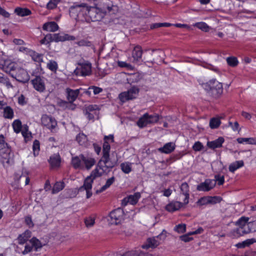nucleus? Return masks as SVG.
I'll list each match as a JSON object with an SVG mask.
<instances>
[{"mask_svg":"<svg viewBox=\"0 0 256 256\" xmlns=\"http://www.w3.org/2000/svg\"><path fill=\"white\" fill-rule=\"evenodd\" d=\"M96 164V160L92 154H80L72 157L71 164L76 170L91 169Z\"/></svg>","mask_w":256,"mask_h":256,"instance_id":"1","label":"nucleus"},{"mask_svg":"<svg viewBox=\"0 0 256 256\" xmlns=\"http://www.w3.org/2000/svg\"><path fill=\"white\" fill-rule=\"evenodd\" d=\"M76 9H80L78 16L80 14H86L85 20L87 22H96L100 20L104 16L106 12H102L97 7L88 6H78Z\"/></svg>","mask_w":256,"mask_h":256,"instance_id":"2","label":"nucleus"},{"mask_svg":"<svg viewBox=\"0 0 256 256\" xmlns=\"http://www.w3.org/2000/svg\"><path fill=\"white\" fill-rule=\"evenodd\" d=\"M202 86L206 91L216 98H220L223 92L222 83L216 79L210 80L208 82L202 84Z\"/></svg>","mask_w":256,"mask_h":256,"instance_id":"3","label":"nucleus"},{"mask_svg":"<svg viewBox=\"0 0 256 256\" xmlns=\"http://www.w3.org/2000/svg\"><path fill=\"white\" fill-rule=\"evenodd\" d=\"M114 166V163H109L100 160L96 168L92 171L88 176L94 180L96 178L102 176L104 174L109 172Z\"/></svg>","mask_w":256,"mask_h":256,"instance_id":"4","label":"nucleus"},{"mask_svg":"<svg viewBox=\"0 0 256 256\" xmlns=\"http://www.w3.org/2000/svg\"><path fill=\"white\" fill-rule=\"evenodd\" d=\"M11 148L5 141V137L2 134H0V156L2 158V162L8 164H10V154Z\"/></svg>","mask_w":256,"mask_h":256,"instance_id":"5","label":"nucleus"},{"mask_svg":"<svg viewBox=\"0 0 256 256\" xmlns=\"http://www.w3.org/2000/svg\"><path fill=\"white\" fill-rule=\"evenodd\" d=\"M124 212L122 208H118L110 212L108 221L110 224L118 225L124 220Z\"/></svg>","mask_w":256,"mask_h":256,"instance_id":"6","label":"nucleus"},{"mask_svg":"<svg viewBox=\"0 0 256 256\" xmlns=\"http://www.w3.org/2000/svg\"><path fill=\"white\" fill-rule=\"evenodd\" d=\"M78 66L74 70V74L76 76H86L92 74V64L88 61L80 62Z\"/></svg>","mask_w":256,"mask_h":256,"instance_id":"7","label":"nucleus"},{"mask_svg":"<svg viewBox=\"0 0 256 256\" xmlns=\"http://www.w3.org/2000/svg\"><path fill=\"white\" fill-rule=\"evenodd\" d=\"M110 138V142H114V136L113 134H109L108 136H105L104 138V144L102 146V156L100 160H104L105 162H108L109 163H113L110 160V146L108 142H107L108 138Z\"/></svg>","mask_w":256,"mask_h":256,"instance_id":"8","label":"nucleus"},{"mask_svg":"<svg viewBox=\"0 0 256 256\" xmlns=\"http://www.w3.org/2000/svg\"><path fill=\"white\" fill-rule=\"evenodd\" d=\"M16 69V70L12 73L11 76L22 83L28 82L30 80V76L26 70L18 66Z\"/></svg>","mask_w":256,"mask_h":256,"instance_id":"9","label":"nucleus"},{"mask_svg":"<svg viewBox=\"0 0 256 256\" xmlns=\"http://www.w3.org/2000/svg\"><path fill=\"white\" fill-rule=\"evenodd\" d=\"M222 200V198L220 196H204L199 198L196 202V204L198 206L215 204L220 203Z\"/></svg>","mask_w":256,"mask_h":256,"instance_id":"10","label":"nucleus"},{"mask_svg":"<svg viewBox=\"0 0 256 256\" xmlns=\"http://www.w3.org/2000/svg\"><path fill=\"white\" fill-rule=\"evenodd\" d=\"M18 64L10 59H0V68L11 76L12 73L16 70Z\"/></svg>","mask_w":256,"mask_h":256,"instance_id":"11","label":"nucleus"},{"mask_svg":"<svg viewBox=\"0 0 256 256\" xmlns=\"http://www.w3.org/2000/svg\"><path fill=\"white\" fill-rule=\"evenodd\" d=\"M139 92V89L136 86H132L127 92H121L119 94L120 101L125 102L127 100L135 98Z\"/></svg>","mask_w":256,"mask_h":256,"instance_id":"12","label":"nucleus"},{"mask_svg":"<svg viewBox=\"0 0 256 256\" xmlns=\"http://www.w3.org/2000/svg\"><path fill=\"white\" fill-rule=\"evenodd\" d=\"M41 122L42 126L50 130L52 132L57 126V121L50 116L44 114L41 118Z\"/></svg>","mask_w":256,"mask_h":256,"instance_id":"13","label":"nucleus"},{"mask_svg":"<svg viewBox=\"0 0 256 256\" xmlns=\"http://www.w3.org/2000/svg\"><path fill=\"white\" fill-rule=\"evenodd\" d=\"M180 197L184 204L189 202L190 198V186L186 182H182L180 186Z\"/></svg>","mask_w":256,"mask_h":256,"instance_id":"14","label":"nucleus"},{"mask_svg":"<svg viewBox=\"0 0 256 256\" xmlns=\"http://www.w3.org/2000/svg\"><path fill=\"white\" fill-rule=\"evenodd\" d=\"M216 182L214 180L206 179L204 182L198 185L196 189L198 191L208 192L216 186Z\"/></svg>","mask_w":256,"mask_h":256,"instance_id":"15","label":"nucleus"},{"mask_svg":"<svg viewBox=\"0 0 256 256\" xmlns=\"http://www.w3.org/2000/svg\"><path fill=\"white\" fill-rule=\"evenodd\" d=\"M141 194L140 192H135L134 194H130L124 198L122 201V205L124 206H126L128 204L135 205L138 203Z\"/></svg>","mask_w":256,"mask_h":256,"instance_id":"16","label":"nucleus"},{"mask_svg":"<svg viewBox=\"0 0 256 256\" xmlns=\"http://www.w3.org/2000/svg\"><path fill=\"white\" fill-rule=\"evenodd\" d=\"M34 88L40 92H44L46 90L45 84L42 78L40 76H36L31 81Z\"/></svg>","mask_w":256,"mask_h":256,"instance_id":"17","label":"nucleus"},{"mask_svg":"<svg viewBox=\"0 0 256 256\" xmlns=\"http://www.w3.org/2000/svg\"><path fill=\"white\" fill-rule=\"evenodd\" d=\"M62 158L58 154H54L50 157L48 162L50 164V169L57 170L60 166Z\"/></svg>","mask_w":256,"mask_h":256,"instance_id":"18","label":"nucleus"},{"mask_svg":"<svg viewBox=\"0 0 256 256\" xmlns=\"http://www.w3.org/2000/svg\"><path fill=\"white\" fill-rule=\"evenodd\" d=\"M250 233L247 228H243L242 227H238L233 229L230 233V236L232 238H237L246 234Z\"/></svg>","mask_w":256,"mask_h":256,"instance_id":"19","label":"nucleus"},{"mask_svg":"<svg viewBox=\"0 0 256 256\" xmlns=\"http://www.w3.org/2000/svg\"><path fill=\"white\" fill-rule=\"evenodd\" d=\"M53 36L54 42H63L66 40H74L76 39V38L73 36L63 33L54 34Z\"/></svg>","mask_w":256,"mask_h":256,"instance_id":"20","label":"nucleus"},{"mask_svg":"<svg viewBox=\"0 0 256 256\" xmlns=\"http://www.w3.org/2000/svg\"><path fill=\"white\" fill-rule=\"evenodd\" d=\"M160 244V242L154 236L152 238H149L147 239L146 243L142 246V248L144 249H148L151 248L152 249L156 248Z\"/></svg>","mask_w":256,"mask_h":256,"instance_id":"21","label":"nucleus"},{"mask_svg":"<svg viewBox=\"0 0 256 256\" xmlns=\"http://www.w3.org/2000/svg\"><path fill=\"white\" fill-rule=\"evenodd\" d=\"M66 98L70 103H72L74 102L80 94V90L78 89L72 90L70 88L66 89Z\"/></svg>","mask_w":256,"mask_h":256,"instance_id":"22","label":"nucleus"},{"mask_svg":"<svg viewBox=\"0 0 256 256\" xmlns=\"http://www.w3.org/2000/svg\"><path fill=\"white\" fill-rule=\"evenodd\" d=\"M185 205L184 202L176 201L168 204L166 206V210L169 212H174L180 210Z\"/></svg>","mask_w":256,"mask_h":256,"instance_id":"23","label":"nucleus"},{"mask_svg":"<svg viewBox=\"0 0 256 256\" xmlns=\"http://www.w3.org/2000/svg\"><path fill=\"white\" fill-rule=\"evenodd\" d=\"M224 142V138L223 137L220 136L214 140L208 142L207 143V146L209 148L214 150L217 148H222Z\"/></svg>","mask_w":256,"mask_h":256,"instance_id":"24","label":"nucleus"},{"mask_svg":"<svg viewBox=\"0 0 256 256\" xmlns=\"http://www.w3.org/2000/svg\"><path fill=\"white\" fill-rule=\"evenodd\" d=\"M59 26L55 22H48L42 26V30L47 32H55L58 30Z\"/></svg>","mask_w":256,"mask_h":256,"instance_id":"25","label":"nucleus"},{"mask_svg":"<svg viewBox=\"0 0 256 256\" xmlns=\"http://www.w3.org/2000/svg\"><path fill=\"white\" fill-rule=\"evenodd\" d=\"M175 147L174 144L170 142L166 143L162 147L160 148L158 150L161 153L169 154L174 150Z\"/></svg>","mask_w":256,"mask_h":256,"instance_id":"26","label":"nucleus"},{"mask_svg":"<svg viewBox=\"0 0 256 256\" xmlns=\"http://www.w3.org/2000/svg\"><path fill=\"white\" fill-rule=\"evenodd\" d=\"M76 140L79 145L86 148L88 146V140L87 136L83 132H80L77 134Z\"/></svg>","mask_w":256,"mask_h":256,"instance_id":"27","label":"nucleus"},{"mask_svg":"<svg viewBox=\"0 0 256 256\" xmlns=\"http://www.w3.org/2000/svg\"><path fill=\"white\" fill-rule=\"evenodd\" d=\"M2 116L6 119L12 120L14 116V110L9 106H6L3 110Z\"/></svg>","mask_w":256,"mask_h":256,"instance_id":"28","label":"nucleus"},{"mask_svg":"<svg viewBox=\"0 0 256 256\" xmlns=\"http://www.w3.org/2000/svg\"><path fill=\"white\" fill-rule=\"evenodd\" d=\"M14 13L18 16L23 17L30 16L32 14V12L28 8L17 7L14 9Z\"/></svg>","mask_w":256,"mask_h":256,"instance_id":"29","label":"nucleus"},{"mask_svg":"<svg viewBox=\"0 0 256 256\" xmlns=\"http://www.w3.org/2000/svg\"><path fill=\"white\" fill-rule=\"evenodd\" d=\"M244 166V161L242 160H236L228 166L229 171L231 172H234L238 169Z\"/></svg>","mask_w":256,"mask_h":256,"instance_id":"30","label":"nucleus"},{"mask_svg":"<svg viewBox=\"0 0 256 256\" xmlns=\"http://www.w3.org/2000/svg\"><path fill=\"white\" fill-rule=\"evenodd\" d=\"M142 54V47L140 46H136L132 52V56L134 60H139L141 58Z\"/></svg>","mask_w":256,"mask_h":256,"instance_id":"31","label":"nucleus"},{"mask_svg":"<svg viewBox=\"0 0 256 256\" xmlns=\"http://www.w3.org/2000/svg\"><path fill=\"white\" fill-rule=\"evenodd\" d=\"M249 220L250 218L248 217L242 216L236 222L235 224L238 227L247 228L249 224Z\"/></svg>","mask_w":256,"mask_h":256,"instance_id":"32","label":"nucleus"},{"mask_svg":"<svg viewBox=\"0 0 256 256\" xmlns=\"http://www.w3.org/2000/svg\"><path fill=\"white\" fill-rule=\"evenodd\" d=\"M94 181V180L88 176L84 180V184L80 187V190H82L86 189L92 190Z\"/></svg>","mask_w":256,"mask_h":256,"instance_id":"33","label":"nucleus"},{"mask_svg":"<svg viewBox=\"0 0 256 256\" xmlns=\"http://www.w3.org/2000/svg\"><path fill=\"white\" fill-rule=\"evenodd\" d=\"M122 256H150L148 253L142 252L140 250L128 251Z\"/></svg>","mask_w":256,"mask_h":256,"instance_id":"34","label":"nucleus"},{"mask_svg":"<svg viewBox=\"0 0 256 256\" xmlns=\"http://www.w3.org/2000/svg\"><path fill=\"white\" fill-rule=\"evenodd\" d=\"M256 242V240L254 238L247 239L242 242L236 244V246L238 248H242L246 246H249Z\"/></svg>","mask_w":256,"mask_h":256,"instance_id":"35","label":"nucleus"},{"mask_svg":"<svg viewBox=\"0 0 256 256\" xmlns=\"http://www.w3.org/2000/svg\"><path fill=\"white\" fill-rule=\"evenodd\" d=\"M65 187V184L63 181L56 182L52 188V194H56L62 190Z\"/></svg>","mask_w":256,"mask_h":256,"instance_id":"36","label":"nucleus"},{"mask_svg":"<svg viewBox=\"0 0 256 256\" xmlns=\"http://www.w3.org/2000/svg\"><path fill=\"white\" fill-rule=\"evenodd\" d=\"M0 84L4 85L8 88H12V84L7 76L0 72Z\"/></svg>","mask_w":256,"mask_h":256,"instance_id":"37","label":"nucleus"},{"mask_svg":"<svg viewBox=\"0 0 256 256\" xmlns=\"http://www.w3.org/2000/svg\"><path fill=\"white\" fill-rule=\"evenodd\" d=\"M148 124H150L145 114L140 116L136 122V125L140 128H145Z\"/></svg>","mask_w":256,"mask_h":256,"instance_id":"38","label":"nucleus"},{"mask_svg":"<svg viewBox=\"0 0 256 256\" xmlns=\"http://www.w3.org/2000/svg\"><path fill=\"white\" fill-rule=\"evenodd\" d=\"M236 141L239 144H244L246 142L250 144L256 145V138H238L236 139Z\"/></svg>","mask_w":256,"mask_h":256,"instance_id":"39","label":"nucleus"},{"mask_svg":"<svg viewBox=\"0 0 256 256\" xmlns=\"http://www.w3.org/2000/svg\"><path fill=\"white\" fill-rule=\"evenodd\" d=\"M145 114L146 116V118L150 124L156 123L160 120V116L158 114H150L146 112L145 113Z\"/></svg>","mask_w":256,"mask_h":256,"instance_id":"40","label":"nucleus"},{"mask_svg":"<svg viewBox=\"0 0 256 256\" xmlns=\"http://www.w3.org/2000/svg\"><path fill=\"white\" fill-rule=\"evenodd\" d=\"M30 56L34 61L40 64L43 62V55L42 54H38L32 50V52Z\"/></svg>","mask_w":256,"mask_h":256,"instance_id":"41","label":"nucleus"},{"mask_svg":"<svg viewBox=\"0 0 256 256\" xmlns=\"http://www.w3.org/2000/svg\"><path fill=\"white\" fill-rule=\"evenodd\" d=\"M53 38V34H48L40 40V43L41 44L46 45L50 44L52 42H54V38Z\"/></svg>","mask_w":256,"mask_h":256,"instance_id":"42","label":"nucleus"},{"mask_svg":"<svg viewBox=\"0 0 256 256\" xmlns=\"http://www.w3.org/2000/svg\"><path fill=\"white\" fill-rule=\"evenodd\" d=\"M12 126L14 131L16 133L18 134L20 132L22 128V124L21 121L18 119L15 120L12 124Z\"/></svg>","mask_w":256,"mask_h":256,"instance_id":"43","label":"nucleus"},{"mask_svg":"<svg viewBox=\"0 0 256 256\" xmlns=\"http://www.w3.org/2000/svg\"><path fill=\"white\" fill-rule=\"evenodd\" d=\"M115 178L114 176H112L110 178L107 180L104 185L102 186L99 190L100 192H102L106 190L114 182Z\"/></svg>","mask_w":256,"mask_h":256,"instance_id":"44","label":"nucleus"},{"mask_svg":"<svg viewBox=\"0 0 256 256\" xmlns=\"http://www.w3.org/2000/svg\"><path fill=\"white\" fill-rule=\"evenodd\" d=\"M30 244H32L34 248L36 250H37L38 248H42V246L41 242L35 237H33L29 241Z\"/></svg>","mask_w":256,"mask_h":256,"instance_id":"45","label":"nucleus"},{"mask_svg":"<svg viewBox=\"0 0 256 256\" xmlns=\"http://www.w3.org/2000/svg\"><path fill=\"white\" fill-rule=\"evenodd\" d=\"M221 124L220 120L218 118H213L210 122V126L212 129L217 128Z\"/></svg>","mask_w":256,"mask_h":256,"instance_id":"46","label":"nucleus"},{"mask_svg":"<svg viewBox=\"0 0 256 256\" xmlns=\"http://www.w3.org/2000/svg\"><path fill=\"white\" fill-rule=\"evenodd\" d=\"M228 64L231 67H236L238 64V61L237 58L235 56H229L226 58Z\"/></svg>","mask_w":256,"mask_h":256,"instance_id":"47","label":"nucleus"},{"mask_svg":"<svg viewBox=\"0 0 256 256\" xmlns=\"http://www.w3.org/2000/svg\"><path fill=\"white\" fill-rule=\"evenodd\" d=\"M194 26L204 32H208L209 30L208 26L204 22H198L195 24Z\"/></svg>","mask_w":256,"mask_h":256,"instance_id":"48","label":"nucleus"},{"mask_svg":"<svg viewBox=\"0 0 256 256\" xmlns=\"http://www.w3.org/2000/svg\"><path fill=\"white\" fill-rule=\"evenodd\" d=\"M47 68L52 72H56L58 64L56 61L51 60L47 64Z\"/></svg>","mask_w":256,"mask_h":256,"instance_id":"49","label":"nucleus"},{"mask_svg":"<svg viewBox=\"0 0 256 256\" xmlns=\"http://www.w3.org/2000/svg\"><path fill=\"white\" fill-rule=\"evenodd\" d=\"M32 150L34 156H38L40 150V142L38 140H36L34 141Z\"/></svg>","mask_w":256,"mask_h":256,"instance_id":"50","label":"nucleus"},{"mask_svg":"<svg viewBox=\"0 0 256 256\" xmlns=\"http://www.w3.org/2000/svg\"><path fill=\"white\" fill-rule=\"evenodd\" d=\"M120 168L122 171L126 174H129L132 171V167L130 166V164L128 163L121 164Z\"/></svg>","mask_w":256,"mask_h":256,"instance_id":"51","label":"nucleus"},{"mask_svg":"<svg viewBox=\"0 0 256 256\" xmlns=\"http://www.w3.org/2000/svg\"><path fill=\"white\" fill-rule=\"evenodd\" d=\"M174 230L179 234L184 233L186 231V225L184 224H178L176 226Z\"/></svg>","mask_w":256,"mask_h":256,"instance_id":"52","label":"nucleus"},{"mask_svg":"<svg viewBox=\"0 0 256 256\" xmlns=\"http://www.w3.org/2000/svg\"><path fill=\"white\" fill-rule=\"evenodd\" d=\"M167 236V232L165 230H163L160 234L156 236H154L156 240H158L160 242V244L164 242Z\"/></svg>","mask_w":256,"mask_h":256,"instance_id":"53","label":"nucleus"},{"mask_svg":"<svg viewBox=\"0 0 256 256\" xmlns=\"http://www.w3.org/2000/svg\"><path fill=\"white\" fill-rule=\"evenodd\" d=\"M95 223V218L92 216L86 218L84 219V224L86 227H90Z\"/></svg>","mask_w":256,"mask_h":256,"instance_id":"54","label":"nucleus"},{"mask_svg":"<svg viewBox=\"0 0 256 256\" xmlns=\"http://www.w3.org/2000/svg\"><path fill=\"white\" fill-rule=\"evenodd\" d=\"M118 65L120 68H126L128 70H132L134 69V66L132 64H128L126 62L118 61Z\"/></svg>","mask_w":256,"mask_h":256,"instance_id":"55","label":"nucleus"},{"mask_svg":"<svg viewBox=\"0 0 256 256\" xmlns=\"http://www.w3.org/2000/svg\"><path fill=\"white\" fill-rule=\"evenodd\" d=\"M247 229L250 230V233L256 232V220L249 222Z\"/></svg>","mask_w":256,"mask_h":256,"instance_id":"56","label":"nucleus"},{"mask_svg":"<svg viewBox=\"0 0 256 256\" xmlns=\"http://www.w3.org/2000/svg\"><path fill=\"white\" fill-rule=\"evenodd\" d=\"M190 234V232H188L187 234L181 236H180V240L184 242H190V240H193V238L192 237L190 236L191 235H193V234Z\"/></svg>","mask_w":256,"mask_h":256,"instance_id":"57","label":"nucleus"},{"mask_svg":"<svg viewBox=\"0 0 256 256\" xmlns=\"http://www.w3.org/2000/svg\"><path fill=\"white\" fill-rule=\"evenodd\" d=\"M33 248H33L32 244H30L26 243V244L24 246V249L22 252V254L23 255H26V254H28L29 252H31Z\"/></svg>","mask_w":256,"mask_h":256,"instance_id":"58","label":"nucleus"},{"mask_svg":"<svg viewBox=\"0 0 256 256\" xmlns=\"http://www.w3.org/2000/svg\"><path fill=\"white\" fill-rule=\"evenodd\" d=\"M214 180L215 182H218V184L219 186L222 185L224 182V176H220L219 174H216L214 176Z\"/></svg>","mask_w":256,"mask_h":256,"instance_id":"59","label":"nucleus"},{"mask_svg":"<svg viewBox=\"0 0 256 256\" xmlns=\"http://www.w3.org/2000/svg\"><path fill=\"white\" fill-rule=\"evenodd\" d=\"M203 148L204 146L200 142H196L192 146L193 150L196 152L200 151Z\"/></svg>","mask_w":256,"mask_h":256,"instance_id":"60","label":"nucleus"},{"mask_svg":"<svg viewBox=\"0 0 256 256\" xmlns=\"http://www.w3.org/2000/svg\"><path fill=\"white\" fill-rule=\"evenodd\" d=\"M88 90H92L94 95L99 94L102 92V88L94 86H90Z\"/></svg>","mask_w":256,"mask_h":256,"instance_id":"61","label":"nucleus"},{"mask_svg":"<svg viewBox=\"0 0 256 256\" xmlns=\"http://www.w3.org/2000/svg\"><path fill=\"white\" fill-rule=\"evenodd\" d=\"M229 126H230L232 130L234 131H240V128H239V124L238 122H235L234 123H232V122H228Z\"/></svg>","mask_w":256,"mask_h":256,"instance_id":"62","label":"nucleus"},{"mask_svg":"<svg viewBox=\"0 0 256 256\" xmlns=\"http://www.w3.org/2000/svg\"><path fill=\"white\" fill-rule=\"evenodd\" d=\"M20 52H24L26 54L30 55L32 50L24 46H20L18 48Z\"/></svg>","mask_w":256,"mask_h":256,"instance_id":"63","label":"nucleus"},{"mask_svg":"<svg viewBox=\"0 0 256 256\" xmlns=\"http://www.w3.org/2000/svg\"><path fill=\"white\" fill-rule=\"evenodd\" d=\"M18 243L20 244H24L27 242L28 240L22 234H20L18 237Z\"/></svg>","mask_w":256,"mask_h":256,"instance_id":"64","label":"nucleus"}]
</instances>
